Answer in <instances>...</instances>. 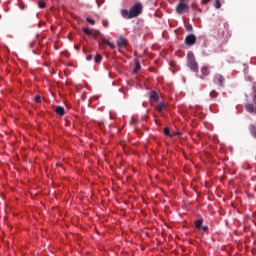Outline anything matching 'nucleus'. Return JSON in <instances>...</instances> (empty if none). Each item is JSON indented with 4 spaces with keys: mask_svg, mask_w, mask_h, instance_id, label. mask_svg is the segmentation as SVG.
I'll use <instances>...</instances> for the list:
<instances>
[{
    "mask_svg": "<svg viewBox=\"0 0 256 256\" xmlns=\"http://www.w3.org/2000/svg\"><path fill=\"white\" fill-rule=\"evenodd\" d=\"M203 225V220L199 219L195 221V227L196 229H201V226Z\"/></svg>",
    "mask_w": 256,
    "mask_h": 256,
    "instance_id": "dca6fc26",
    "label": "nucleus"
},
{
    "mask_svg": "<svg viewBox=\"0 0 256 256\" xmlns=\"http://www.w3.org/2000/svg\"><path fill=\"white\" fill-rule=\"evenodd\" d=\"M188 62L187 65L191 69V71H194V73H197L199 71V66L197 65V61H195V56L193 55V52H189L187 54Z\"/></svg>",
    "mask_w": 256,
    "mask_h": 256,
    "instance_id": "f03ea898",
    "label": "nucleus"
},
{
    "mask_svg": "<svg viewBox=\"0 0 256 256\" xmlns=\"http://www.w3.org/2000/svg\"><path fill=\"white\" fill-rule=\"evenodd\" d=\"M245 109L248 111V113H255L256 114V107L253 104L246 103Z\"/></svg>",
    "mask_w": 256,
    "mask_h": 256,
    "instance_id": "6e6552de",
    "label": "nucleus"
},
{
    "mask_svg": "<svg viewBox=\"0 0 256 256\" xmlns=\"http://www.w3.org/2000/svg\"><path fill=\"white\" fill-rule=\"evenodd\" d=\"M87 61H91L93 59V55L89 54L87 57H86Z\"/></svg>",
    "mask_w": 256,
    "mask_h": 256,
    "instance_id": "cd10ccee",
    "label": "nucleus"
},
{
    "mask_svg": "<svg viewBox=\"0 0 256 256\" xmlns=\"http://www.w3.org/2000/svg\"><path fill=\"white\" fill-rule=\"evenodd\" d=\"M139 70H141V63L139 61H136L134 73H137V71H139Z\"/></svg>",
    "mask_w": 256,
    "mask_h": 256,
    "instance_id": "a211bd4d",
    "label": "nucleus"
},
{
    "mask_svg": "<svg viewBox=\"0 0 256 256\" xmlns=\"http://www.w3.org/2000/svg\"><path fill=\"white\" fill-rule=\"evenodd\" d=\"M74 49H76V51H79V45L74 46Z\"/></svg>",
    "mask_w": 256,
    "mask_h": 256,
    "instance_id": "7c9ffc66",
    "label": "nucleus"
},
{
    "mask_svg": "<svg viewBox=\"0 0 256 256\" xmlns=\"http://www.w3.org/2000/svg\"><path fill=\"white\" fill-rule=\"evenodd\" d=\"M117 45L120 48L127 47V38L124 36H120L117 40Z\"/></svg>",
    "mask_w": 256,
    "mask_h": 256,
    "instance_id": "423d86ee",
    "label": "nucleus"
},
{
    "mask_svg": "<svg viewBox=\"0 0 256 256\" xmlns=\"http://www.w3.org/2000/svg\"><path fill=\"white\" fill-rule=\"evenodd\" d=\"M202 231H204L205 233H207V231H209V226H203V227H202Z\"/></svg>",
    "mask_w": 256,
    "mask_h": 256,
    "instance_id": "a878e982",
    "label": "nucleus"
},
{
    "mask_svg": "<svg viewBox=\"0 0 256 256\" xmlns=\"http://www.w3.org/2000/svg\"><path fill=\"white\" fill-rule=\"evenodd\" d=\"M249 131H250L252 137H254V139H256V125L251 124L249 126Z\"/></svg>",
    "mask_w": 256,
    "mask_h": 256,
    "instance_id": "9b49d317",
    "label": "nucleus"
},
{
    "mask_svg": "<svg viewBox=\"0 0 256 256\" xmlns=\"http://www.w3.org/2000/svg\"><path fill=\"white\" fill-rule=\"evenodd\" d=\"M34 101H35L36 103H41V96H40V95H36V96L34 97Z\"/></svg>",
    "mask_w": 256,
    "mask_h": 256,
    "instance_id": "b1692460",
    "label": "nucleus"
},
{
    "mask_svg": "<svg viewBox=\"0 0 256 256\" xmlns=\"http://www.w3.org/2000/svg\"><path fill=\"white\" fill-rule=\"evenodd\" d=\"M211 0H202V5H207Z\"/></svg>",
    "mask_w": 256,
    "mask_h": 256,
    "instance_id": "c85d7f7f",
    "label": "nucleus"
},
{
    "mask_svg": "<svg viewBox=\"0 0 256 256\" xmlns=\"http://www.w3.org/2000/svg\"><path fill=\"white\" fill-rule=\"evenodd\" d=\"M217 97H219V93L217 91H215V90H212L210 92V98L211 99H217Z\"/></svg>",
    "mask_w": 256,
    "mask_h": 256,
    "instance_id": "2eb2a0df",
    "label": "nucleus"
},
{
    "mask_svg": "<svg viewBox=\"0 0 256 256\" xmlns=\"http://www.w3.org/2000/svg\"><path fill=\"white\" fill-rule=\"evenodd\" d=\"M149 98H150V101H154V103H157L159 101V94L152 90L149 92Z\"/></svg>",
    "mask_w": 256,
    "mask_h": 256,
    "instance_id": "0eeeda50",
    "label": "nucleus"
},
{
    "mask_svg": "<svg viewBox=\"0 0 256 256\" xmlns=\"http://www.w3.org/2000/svg\"><path fill=\"white\" fill-rule=\"evenodd\" d=\"M185 43L186 45H195V43H197V37L195 36V34H189L188 36H186Z\"/></svg>",
    "mask_w": 256,
    "mask_h": 256,
    "instance_id": "39448f33",
    "label": "nucleus"
},
{
    "mask_svg": "<svg viewBox=\"0 0 256 256\" xmlns=\"http://www.w3.org/2000/svg\"><path fill=\"white\" fill-rule=\"evenodd\" d=\"M175 137L176 135H181V132L174 133Z\"/></svg>",
    "mask_w": 256,
    "mask_h": 256,
    "instance_id": "2f4dec72",
    "label": "nucleus"
},
{
    "mask_svg": "<svg viewBox=\"0 0 256 256\" xmlns=\"http://www.w3.org/2000/svg\"><path fill=\"white\" fill-rule=\"evenodd\" d=\"M143 13V5L141 3H136L130 10H121V15L124 19H135Z\"/></svg>",
    "mask_w": 256,
    "mask_h": 256,
    "instance_id": "f257e3e1",
    "label": "nucleus"
},
{
    "mask_svg": "<svg viewBox=\"0 0 256 256\" xmlns=\"http://www.w3.org/2000/svg\"><path fill=\"white\" fill-rule=\"evenodd\" d=\"M96 3L98 5V7H101V5H103V3H105V0H96Z\"/></svg>",
    "mask_w": 256,
    "mask_h": 256,
    "instance_id": "393cba45",
    "label": "nucleus"
},
{
    "mask_svg": "<svg viewBox=\"0 0 256 256\" xmlns=\"http://www.w3.org/2000/svg\"><path fill=\"white\" fill-rule=\"evenodd\" d=\"M87 23H90V25H95V20L91 19L90 17L86 18Z\"/></svg>",
    "mask_w": 256,
    "mask_h": 256,
    "instance_id": "5701e85b",
    "label": "nucleus"
},
{
    "mask_svg": "<svg viewBox=\"0 0 256 256\" xmlns=\"http://www.w3.org/2000/svg\"><path fill=\"white\" fill-rule=\"evenodd\" d=\"M38 7H39L40 9H44V7H45V2H43V0L38 1Z\"/></svg>",
    "mask_w": 256,
    "mask_h": 256,
    "instance_id": "412c9836",
    "label": "nucleus"
},
{
    "mask_svg": "<svg viewBox=\"0 0 256 256\" xmlns=\"http://www.w3.org/2000/svg\"><path fill=\"white\" fill-rule=\"evenodd\" d=\"M82 31H83V33H85V35H87L88 37H92V35H93V31H91L89 28H87V27H84V28H82Z\"/></svg>",
    "mask_w": 256,
    "mask_h": 256,
    "instance_id": "ddd939ff",
    "label": "nucleus"
},
{
    "mask_svg": "<svg viewBox=\"0 0 256 256\" xmlns=\"http://www.w3.org/2000/svg\"><path fill=\"white\" fill-rule=\"evenodd\" d=\"M165 109H167V104L161 102L160 104H158L156 106V110L158 111V113H163V111H165Z\"/></svg>",
    "mask_w": 256,
    "mask_h": 256,
    "instance_id": "1a4fd4ad",
    "label": "nucleus"
},
{
    "mask_svg": "<svg viewBox=\"0 0 256 256\" xmlns=\"http://www.w3.org/2000/svg\"><path fill=\"white\" fill-rule=\"evenodd\" d=\"M201 73L204 77H207L209 75V68L207 66L202 67Z\"/></svg>",
    "mask_w": 256,
    "mask_h": 256,
    "instance_id": "4468645a",
    "label": "nucleus"
},
{
    "mask_svg": "<svg viewBox=\"0 0 256 256\" xmlns=\"http://www.w3.org/2000/svg\"><path fill=\"white\" fill-rule=\"evenodd\" d=\"M41 25H43V23L39 22V23H38V27H41Z\"/></svg>",
    "mask_w": 256,
    "mask_h": 256,
    "instance_id": "473e14b6",
    "label": "nucleus"
},
{
    "mask_svg": "<svg viewBox=\"0 0 256 256\" xmlns=\"http://www.w3.org/2000/svg\"><path fill=\"white\" fill-rule=\"evenodd\" d=\"M103 26H104V27H109V22L103 21Z\"/></svg>",
    "mask_w": 256,
    "mask_h": 256,
    "instance_id": "c756f323",
    "label": "nucleus"
},
{
    "mask_svg": "<svg viewBox=\"0 0 256 256\" xmlns=\"http://www.w3.org/2000/svg\"><path fill=\"white\" fill-rule=\"evenodd\" d=\"M165 135H168L169 137H175L176 134H171V131L168 127L164 128Z\"/></svg>",
    "mask_w": 256,
    "mask_h": 256,
    "instance_id": "6ab92c4d",
    "label": "nucleus"
},
{
    "mask_svg": "<svg viewBox=\"0 0 256 256\" xmlns=\"http://www.w3.org/2000/svg\"><path fill=\"white\" fill-rule=\"evenodd\" d=\"M98 35H101V32L99 30L92 32V37H94L95 39H97Z\"/></svg>",
    "mask_w": 256,
    "mask_h": 256,
    "instance_id": "4be33fe9",
    "label": "nucleus"
},
{
    "mask_svg": "<svg viewBox=\"0 0 256 256\" xmlns=\"http://www.w3.org/2000/svg\"><path fill=\"white\" fill-rule=\"evenodd\" d=\"M214 83L219 87H225V77L221 74H216L214 76Z\"/></svg>",
    "mask_w": 256,
    "mask_h": 256,
    "instance_id": "20e7f679",
    "label": "nucleus"
},
{
    "mask_svg": "<svg viewBox=\"0 0 256 256\" xmlns=\"http://www.w3.org/2000/svg\"><path fill=\"white\" fill-rule=\"evenodd\" d=\"M214 7L216 9H221V1L220 0H215Z\"/></svg>",
    "mask_w": 256,
    "mask_h": 256,
    "instance_id": "aec40b11",
    "label": "nucleus"
},
{
    "mask_svg": "<svg viewBox=\"0 0 256 256\" xmlns=\"http://www.w3.org/2000/svg\"><path fill=\"white\" fill-rule=\"evenodd\" d=\"M102 45H108V47H110V49H115V44L111 43L109 40L107 39H102Z\"/></svg>",
    "mask_w": 256,
    "mask_h": 256,
    "instance_id": "9d476101",
    "label": "nucleus"
},
{
    "mask_svg": "<svg viewBox=\"0 0 256 256\" xmlns=\"http://www.w3.org/2000/svg\"><path fill=\"white\" fill-rule=\"evenodd\" d=\"M186 30H187V31H193V26H192V25H188V26L186 27Z\"/></svg>",
    "mask_w": 256,
    "mask_h": 256,
    "instance_id": "bb28decb",
    "label": "nucleus"
},
{
    "mask_svg": "<svg viewBox=\"0 0 256 256\" xmlns=\"http://www.w3.org/2000/svg\"><path fill=\"white\" fill-rule=\"evenodd\" d=\"M187 9H189L187 0H180L179 4L176 7V13H178V15H183V13L187 11Z\"/></svg>",
    "mask_w": 256,
    "mask_h": 256,
    "instance_id": "7ed1b4c3",
    "label": "nucleus"
},
{
    "mask_svg": "<svg viewBox=\"0 0 256 256\" xmlns=\"http://www.w3.org/2000/svg\"><path fill=\"white\" fill-rule=\"evenodd\" d=\"M55 111L57 115H61V116L65 115V108L62 106L56 107Z\"/></svg>",
    "mask_w": 256,
    "mask_h": 256,
    "instance_id": "f8f14e48",
    "label": "nucleus"
},
{
    "mask_svg": "<svg viewBox=\"0 0 256 256\" xmlns=\"http://www.w3.org/2000/svg\"><path fill=\"white\" fill-rule=\"evenodd\" d=\"M94 61H95V63H101V61H103V57L100 54H97L94 57Z\"/></svg>",
    "mask_w": 256,
    "mask_h": 256,
    "instance_id": "f3484780",
    "label": "nucleus"
}]
</instances>
